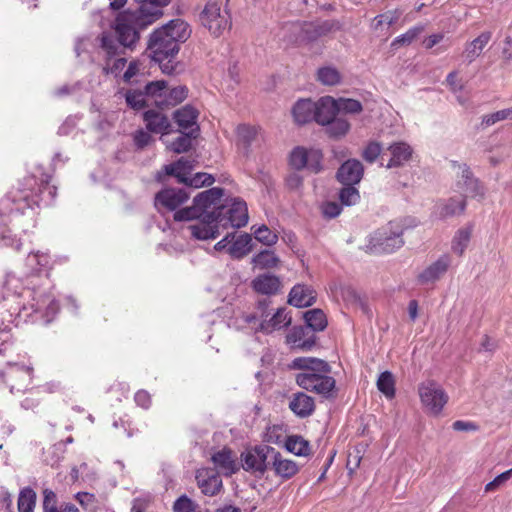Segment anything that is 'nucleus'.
<instances>
[{"label":"nucleus","mask_w":512,"mask_h":512,"mask_svg":"<svg viewBox=\"0 0 512 512\" xmlns=\"http://www.w3.org/2000/svg\"><path fill=\"white\" fill-rule=\"evenodd\" d=\"M190 34L189 25L184 20L173 19L150 35L148 49L152 59L159 64L163 73L169 75L174 73L179 44L185 42Z\"/></svg>","instance_id":"1"},{"label":"nucleus","mask_w":512,"mask_h":512,"mask_svg":"<svg viewBox=\"0 0 512 512\" xmlns=\"http://www.w3.org/2000/svg\"><path fill=\"white\" fill-rule=\"evenodd\" d=\"M294 369H299L295 381L302 389L314 392L324 398H331L336 393V381L329 376V365L318 358L298 357L291 365Z\"/></svg>","instance_id":"2"},{"label":"nucleus","mask_w":512,"mask_h":512,"mask_svg":"<svg viewBox=\"0 0 512 512\" xmlns=\"http://www.w3.org/2000/svg\"><path fill=\"white\" fill-rule=\"evenodd\" d=\"M403 227L398 222H389L378 229L370 240L371 249L376 253H391L403 245Z\"/></svg>","instance_id":"3"},{"label":"nucleus","mask_w":512,"mask_h":512,"mask_svg":"<svg viewBox=\"0 0 512 512\" xmlns=\"http://www.w3.org/2000/svg\"><path fill=\"white\" fill-rule=\"evenodd\" d=\"M418 395L425 411L433 416L441 414L448 402V394L434 380H426L419 384Z\"/></svg>","instance_id":"4"},{"label":"nucleus","mask_w":512,"mask_h":512,"mask_svg":"<svg viewBox=\"0 0 512 512\" xmlns=\"http://www.w3.org/2000/svg\"><path fill=\"white\" fill-rule=\"evenodd\" d=\"M220 0H208L200 13L201 24L214 36H220L229 27V17L221 8Z\"/></svg>","instance_id":"5"},{"label":"nucleus","mask_w":512,"mask_h":512,"mask_svg":"<svg viewBox=\"0 0 512 512\" xmlns=\"http://www.w3.org/2000/svg\"><path fill=\"white\" fill-rule=\"evenodd\" d=\"M224 220L225 217L222 216V212L215 215L205 214L198 221L190 223L187 229L191 236L197 240H213L220 235V229H224Z\"/></svg>","instance_id":"6"},{"label":"nucleus","mask_w":512,"mask_h":512,"mask_svg":"<svg viewBox=\"0 0 512 512\" xmlns=\"http://www.w3.org/2000/svg\"><path fill=\"white\" fill-rule=\"evenodd\" d=\"M323 154L319 149L298 146L292 150L289 163L295 170L308 169L313 173L321 171Z\"/></svg>","instance_id":"7"},{"label":"nucleus","mask_w":512,"mask_h":512,"mask_svg":"<svg viewBox=\"0 0 512 512\" xmlns=\"http://www.w3.org/2000/svg\"><path fill=\"white\" fill-rule=\"evenodd\" d=\"M115 31L118 35V42L124 47H132L139 40V29H143L138 24L131 11L120 13L115 20Z\"/></svg>","instance_id":"8"},{"label":"nucleus","mask_w":512,"mask_h":512,"mask_svg":"<svg viewBox=\"0 0 512 512\" xmlns=\"http://www.w3.org/2000/svg\"><path fill=\"white\" fill-rule=\"evenodd\" d=\"M270 452H274V449L263 445L246 449L240 456L243 469L263 474L267 468L266 462Z\"/></svg>","instance_id":"9"},{"label":"nucleus","mask_w":512,"mask_h":512,"mask_svg":"<svg viewBox=\"0 0 512 512\" xmlns=\"http://www.w3.org/2000/svg\"><path fill=\"white\" fill-rule=\"evenodd\" d=\"M225 209L223 210V216L225 220L223 224H225L224 229L229 226L234 228H240L247 224L248 222V209L247 205L244 201L239 199L231 200L230 204L224 205Z\"/></svg>","instance_id":"10"},{"label":"nucleus","mask_w":512,"mask_h":512,"mask_svg":"<svg viewBox=\"0 0 512 512\" xmlns=\"http://www.w3.org/2000/svg\"><path fill=\"white\" fill-rule=\"evenodd\" d=\"M222 196L223 190L215 187L199 193L194 198V203L199 206L204 215H215L220 212L223 213L225 209L224 205L221 204Z\"/></svg>","instance_id":"11"},{"label":"nucleus","mask_w":512,"mask_h":512,"mask_svg":"<svg viewBox=\"0 0 512 512\" xmlns=\"http://www.w3.org/2000/svg\"><path fill=\"white\" fill-rule=\"evenodd\" d=\"M458 181L457 185L460 191L465 197H482L484 195V189L480 185L479 181L475 179L466 164L458 165Z\"/></svg>","instance_id":"12"},{"label":"nucleus","mask_w":512,"mask_h":512,"mask_svg":"<svg viewBox=\"0 0 512 512\" xmlns=\"http://www.w3.org/2000/svg\"><path fill=\"white\" fill-rule=\"evenodd\" d=\"M196 482L202 494L210 497L217 495L223 487L220 476L210 468L197 470Z\"/></svg>","instance_id":"13"},{"label":"nucleus","mask_w":512,"mask_h":512,"mask_svg":"<svg viewBox=\"0 0 512 512\" xmlns=\"http://www.w3.org/2000/svg\"><path fill=\"white\" fill-rule=\"evenodd\" d=\"M261 317L263 319L256 328V331H261L266 334H270L291 324V317L286 313L284 308H278L271 316L265 314L263 310Z\"/></svg>","instance_id":"14"},{"label":"nucleus","mask_w":512,"mask_h":512,"mask_svg":"<svg viewBox=\"0 0 512 512\" xmlns=\"http://www.w3.org/2000/svg\"><path fill=\"white\" fill-rule=\"evenodd\" d=\"M314 105L315 120L321 125L330 123L339 113L338 102L331 96L320 98Z\"/></svg>","instance_id":"15"},{"label":"nucleus","mask_w":512,"mask_h":512,"mask_svg":"<svg viewBox=\"0 0 512 512\" xmlns=\"http://www.w3.org/2000/svg\"><path fill=\"white\" fill-rule=\"evenodd\" d=\"M189 198L188 193L183 189L168 188L157 193L155 197L156 206H163L169 210H175L186 202Z\"/></svg>","instance_id":"16"},{"label":"nucleus","mask_w":512,"mask_h":512,"mask_svg":"<svg viewBox=\"0 0 512 512\" xmlns=\"http://www.w3.org/2000/svg\"><path fill=\"white\" fill-rule=\"evenodd\" d=\"M290 410L299 418H307L315 411L314 398L304 392L294 393L289 401Z\"/></svg>","instance_id":"17"},{"label":"nucleus","mask_w":512,"mask_h":512,"mask_svg":"<svg viewBox=\"0 0 512 512\" xmlns=\"http://www.w3.org/2000/svg\"><path fill=\"white\" fill-rule=\"evenodd\" d=\"M363 176V165L360 161L352 159L341 165L337 172L338 180L344 185H354L360 182Z\"/></svg>","instance_id":"18"},{"label":"nucleus","mask_w":512,"mask_h":512,"mask_svg":"<svg viewBox=\"0 0 512 512\" xmlns=\"http://www.w3.org/2000/svg\"><path fill=\"white\" fill-rule=\"evenodd\" d=\"M140 2L142 3L140 8L136 11H131V14L135 16L138 24H140V27L145 28L162 16V6L150 4V1L148 0H142Z\"/></svg>","instance_id":"19"},{"label":"nucleus","mask_w":512,"mask_h":512,"mask_svg":"<svg viewBox=\"0 0 512 512\" xmlns=\"http://www.w3.org/2000/svg\"><path fill=\"white\" fill-rule=\"evenodd\" d=\"M272 453V469L276 476L283 480H288L298 473L299 466L295 461L284 458L279 452H276L275 450Z\"/></svg>","instance_id":"20"},{"label":"nucleus","mask_w":512,"mask_h":512,"mask_svg":"<svg viewBox=\"0 0 512 512\" xmlns=\"http://www.w3.org/2000/svg\"><path fill=\"white\" fill-rule=\"evenodd\" d=\"M316 299V292L310 286L297 284L290 293L288 302L295 307H308L314 303Z\"/></svg>","instance_id":"21"},{"label":"nucleus","mask_w":512,"mask_h":512,"mask_svg":"<svg viewBox=\"0 0 512 512\" xmlns=\"http://www.w3.org/2000/svg\"><path fill=\"white\" fill-rule=\"evenodd\" d=\"M259 129L254 126L242 124L236 128V145L243 154H248L253 143L258 141Z\"/></svg>","instance_id":"22"},{"label":"nucleus","mask_w":512,"mask_h":512,"mask_svg":"<svg viewBox=\"0 0 512 512\" xmlns=\"http://www.w3.org/2000/svg\"><path fill=\"white\" fill-rule=\"evenodd\" d=\"M215 466L225 475H232L239 470L237 458L232 450L223 448L212 456Z\"/></svg>","instance_id":"23"},{"label":"nucleus","mask_w":512,"mask_h":512,"mask_svg":"<svg viewBox=\"0 0 512 512\" xmlns=\"http://www.w3.org/2000/svg\"><path fill=\"white\" fill-rule=\"evenodd\" d=\"M143 119L148 131L161 135L169 133L171 124L164 114L154 110H148L143 114Z\"/></svg>","instance_id":"24"},{"label":"nucleus","mask_w":512,"mask_h":512,"mask_svg":"<svg viewBox=\"0 0 512 512\" xmlns=\"http://www.w3.org/2000/svg\"><path fill=\"white\" fill-rule=\"evenodd\" d=\"M390 160L387 168L400 167L408 162L412 156L413 150L409 144L405 142H396L388 147Z\"/></svg>","instance_id":"25"},{"label":"nucleus","mask_w":512,"mask_h":512,"mask_svg":"<svg viewBox=\"0 0 512 512\" xmlns=\"http://www.w3.org/2000/svg\"><path fill=\"white\" fill-rule=\"evenodd\" d=\"M491 37V32L485 31L482 32L474 40L467 42L463 51L464 58L469 63L473 62L476 58H478L481 55L483 49L491 40Z\"/></svg>","instance_id":"26"},{"label":"nucleus","mask_w":512,"mask_h":512,"mask_svg":"<svg viewBox=\"0 0 512 512\" xmlns=\"http://www.w3.org/2000/svg\"><path fill=\"white\" fill-rule=\"evenodd\" d=\"M450 265L448 256L440 257L436 262L427 267L419 276L422 283H431L445 274Z\"/></svg>","instance_id":"27"},{"label":"nucleus","mask_w":512,"mask_h":512,"mask_svg":"<svg viewBox=\"0 0 512 512\" xmlns=\"http://www.w3.org/2000/svg\"><path fill=\"white\" fill-rule=\"evenodd\" d=\"M254 290L265 295L275 294L280 288V281L274 275H259L252 281Z\"/></svg>","instance_id":"28"},{"label":"nucleus","mask_w":512,"mask_h":512,"mask_svg":"<svg viewBox=\"0 0 512 512\" xmlns=\"http://www.w3.org/2000/svg\"><path fill=\"white\" fill-rule=\"evenodd\" d=\"M315 105L309 99L299 100L292 109L294 120L298 124H305L315 119Z\"/></svg>","instance_id":"29"},{"label":"nucleus","mask_w":512,"mask_h":512,"mask_svg":"<svg viewBox=\"0 0 512 512\" xmlns=\"http://www.w3.org/2000/svg\"><path fill=\"white\" fill-rule=\"evenodd\" d=\"M197 117V110L190 105H186L174 112V119L182 130L193 129V127L197 128Z\"/></svg>","instance_id":"30"},{"label":"nucleus","mask_w":512,"mask_h":512,"mask_svg":"<svg viewBox=\"0 0 512 512\" xmlns=\"http://www.w3.org/2000/svg\"><path fill=\"white\" fill-rule=\"evenodd\" d=\"M193 166L190 160L182 157L177 162L165 166L168 175L175 176L180 183H188V175Z\"/></svg>","instance_id":"31"},{"label":"nucleus","mask_w":512,"mask_h":512,"mask_svg":"<svg viewBox=\"0 0 512 512\" xmlns=\"http://www.w3.org/2000/svg\"><path fill=\"white\" fill-rule=\"evenodd\" d=\"M251 243L252 237L249 234H241L228 247V253L231 257L240 259L251 252Z\"/></svg>","instance_id":"32"},{"label":"nucleus","mask_w":512,"mask_h":512,"mask_svg":"<svg viewBox=\"0 0 512 512\" xmlns=\"http://www.w3.org/2000/svg\"><path fill=\"white\" fill-rule=\"evenodd\" d=\"M316 80L325 86H336L341 83L342 75L333 66L320 67L316 72Z\"/></svg>","instance_id":"33"},{"label":"nucleus","mask_w":512,"mask_h":512,"mask_svg":"<svg viewBox=\"0 0 512 512\" xmlns=\"http://www.w3.org/2000/svg\"><path fill=\"white\" fill-rule=\"evenodd\" d=\"M9 377L11 380L13 378H17L21 381L19 384L13 382L10 384L11 392L14 390L20 391L22 388L27 387L30 383L32 379V368L26 366H14L9 372Z\"/></svg>","instance_id":"34"},{"label":"nucleus","mask_w":512,"mask_h":512,"mask_svg":"<svg viewBox=\"0 0 512 512\" xmlns=\"http://www.w3.org/2000/svg\"><path fill=\"white\" fill-rule=\"evenodd\" d=\"M188 94V90L185 86H177L172 89H168V93H165V96L158 100V107H170L175 106L181 102H183Z\"/></svg>","instance_id":"35"},{"label":"nucleus","mask_w":512,"mask_h":512,"mask_svg":"<svg viewBox=\"0 0 512 512\" xmlns=\"http://www.w3.org/2000/svg\"><path fill=\"white\" fill-rule=\"evenodd\" d=\"M286 449L297 456H307L310 453L309 442L298 435L289 436L285 442Z\"/></svg>","instance_id":"36"},{"label":"nucleus","mask_w":512,"mask_h":512,"mask_svg":"<svg viewBox=\"0 0 512 512\" xmlns=\"http://www.w3.org/2000/svg\"><path fill=\"white\" fill-rule=\"evenodd\" d=\"M304 319L308 327L314 331H322L327 326V318L320 309H311L304 313Z\"/></svg>","instance_id":"37"},{"label":"nucleus","mask_w":512,"mask_h":512,"mask_svg":"<svg viewBox=\"0 0 512 512\" xmlns=\"http://www.w3.org/2000/svg\"><path fill=\"white\" fill-rule=\"evenodd\" d=\"M472 234L470 227L459 229L452 241V251L461 256L467 248Z\"/></svg>","instance_id":"38"},{"label":"nucleus","mask_w":512,"mask_h":512,"mask_svg":"<svg viewBox=\"0 0 512 512\" xmlns=\"http://www.w3.org/2000/svg\"><path fill=\"white\" fill-rule=\"evenodd\" d=\"M144 93L158 106V100L163 98L165 93H168L167 83L164 80L150 82L145 86Z\"/></svg>","instance_id":"39"},{"label":"nucleus","mask_w":512,"mask_h":512,"mask_svg":"<svg viewBox=\"0 0 512 512\" xmlns=\"http://www.w3.org/2000/svg\"><path fill=\"white\" fill-rule=\"evenodd\" d=\"M305 331L302 327H294L290 333L286 336V342L291 345L292 348L297 349H309L312 343L303 340Z\"/></svg>","instance_id":"40"},{"label":"nucleus","mask_w":512,"mask_h":512,"mask_svg":"<svg viewBox=\"0 0 512 512\" xmlns=\"http://www.w3.org/2000/svg\"><path fill=\"white\" fill-rule=\"evenodd\" d=\"M377 388L387 398H393L395 395V381L393 375L388 371L381 373L377 380Z\"/></svg>","instance_id":"41"},{"label":"nucleus","mask_w":512,"mask_h":512,"mask_svg":"<svg viewBox=\"0 0 512 512\" xmlns=\"http://www.w3.org/2000/svg\"><path fill=\"white\" fill-rule=\"evenodd\" d=\"M278 261V258L271 250H264L255 255L252 259L253 264L261 269L275 267Z\"/></svg>","instance_id":"42"},{"label":"nucleus","mask_w":512,"mask_h":512,"mask_svg":"<svg viewBox=\"0 0 512 512\" xmlns=\"http://www.w3.org/2000/svg\"><path fill=\"white\" fill-rule=\"evenodd\" d=\"M36 494L30 488H25L20 492L18 498L19 512H33L35 507Z\"/></svg>","instance_id":"43"},{"label":"nucleus","mask_w":512,"mask_h":512,"mask_svg":"<svg viewBox=\"0 0 512 512\" xmlns=\"http://www.w3.org/2000/svg\"><path fill=\"white\" fill-rule=\"evenodd\" d=\"M203 212L197 204L193 202L191 207H186L175 212L174 219L176 221H198L202 216Z\"/></svg>","instance_id":"44"},{"label":"nucleus","mask_w":512,"mask_h":512,"mask_svg":"<svg viewBox=\"0 0 512 512\" xmlns=\"http://www.w3.org/2000/svg\"><path fill=\"white\" fill-rule=\"evenodd\" d=\"M445 84L453 94H458L464 90L466 82L459 70H453L447 75Z\"/></svg>","instance_id":"45"},{"label":"nucleus","mask_w":512,"mask_h":512,"mask_svg":"<svg viewBox=\"0 0 512 512\" xmlns=\"http://www.w3.org/2000/svg\"><path fill=\"white\" fill-rule=\"evenodd\" d=\"M466 203L463 199H449L445 204L442 205L440 215L443 217L453 216L460 214L464 211Z\"/></svg>","instance_id":"46"},{"label":"nucleus","mask_w":512,"mask_h":512,"mask_svg":"<svg viewBox=\"0 0 512 512\" xmlns=\"http://www.w3.org/2000/svg\"><path fill=\"white\" fill-rule=\"evenodd\" d=\"M100 45L109 58L117 55L119 43L116 41L112 33L103 32L100 36Z\"/></svg>","instance_id":"47"},{"label":"nucleus","mask_w":512,"mask_h":512,"mask_svg":"<svg viewBox=\"0 0 512 512\" xmlns=\"http://www.w3.org/2000/svg\"><path fill=\"white\" fill-rule=\"evenodd\" d=\"M326 125H328L327 132L332 137H342L350 129L349 122L342 118H334L330 123H327Z\"/></svg>","instance_id":"48"},{"label":"nucleus","mask_w":512,"mask_h":512,"mask_svg":"<svg viewBox=\"0 0 512 512\" xmlns=\"http://www.w3.org/2000/svg\"><path fill=\"white\" fill-rule=\"evenodd\" d=\"M254 236L259 242L267 246L275 244L278 239V236L273 231H271L266 225H262L255 229Z\"/></svg>","instance_id":"49"},{"label":"nucleus","mask_w":512,"mask_h":512,"mask_svg":"<svg viewBox=\"0 0 512 512\" xmlns=\"http://www.w3.org/2000/svg\"><path fill=\"white\" fill-rule=\"evenodd\" d=\"M340 201L343 205H355L360 200L359 191L352 185H346L339 194Z\"/></svg>","instance_id":"50"},{"label":"nucleus","mask_w":512,"mask_h":512,"mask_svg":"<svg viewBox=\"0 0 512 512\" xmlns=\"http://www.w3.org/2000/svg\"><path fill=\"white\" fill-rule=\"evenodd\" d=\"M506 119H512V107L484 115L482 118V123L486 126H491L499 121Z\"/></svg>","instance_id":"51"},{"label":"nucleus","mask_w":512,"mask_h":512,"mask_svg":"<svg viewBox=\"0 0 512 512\" xmlns=\"http://www.w3.org/2000/svg\"><path fill=\"white\" fill-rule=\"evenodd\" d=\"M337 102L339 112L358 114L362 111V105L358 100L350 98H339Z\"/></svg>","instance_id":"52"},{"label":"nucleus","mask_w":512,"mask_h":512,"mask_svg":"<svg viewBox=\"0 0 512 512\" xmlns=\"http://www.w3.org/2000/svg\"><path fill=\"white\" fill-rule=\"evenodd\" d=\"M198 504L186 495L180 496L173 504L174 512H196Z\"/></svg>","instance_id":"53"},{"label":"nucleus","mask_w":512,"mask_h":512,"mask_svg":"<svg viewBox=\"0 0 512 512\" xmlns=\"http://www.w3.org/2000/svg\"><path fill=\"white\" fill-rule=\"evenodd\" d=\"M146 95L140 91H128L126 93V102L133 109H141L145 106Z\"/></svg>","instance_id":"54"},{"label":"nucleus","mask_w":512,"mask_h":512,"mask_svg":"<svg viewBox=\"0 0 512 512\" xmlns=\"http://www.w3.org/2000/svg\"><path fill=\"white\" fill-rule=\"evenodd\" d=\"M213 183L214 178L212 175L207 173H197L193 177H188V183L185 184L194 188H199L202 186H209Z\"/></svg>","instance_id":"55"},{"label":"nucleus","mask_w":512,"mask_h":512,"mask_svg":"<svg viewBox=\"0 0 512 512\" xmlns=\"http://www.w3.org/2000/svg\"><path fill=\"white\" fill-rule=\"evenodd\" d=\"M512 477V469H509L498 476H496L492 481L485 485V492H493L497 490L500 486H502L506 481H508Z\"/></svg>","instance_id":"56"},{"label":"nucleus","mask_w":512,"mask_h":512,"mask_svg":"<svg viewBox=\"0 0 512 512\" xmlns=\"http://www.w3.org/2000/svg\"><path fill=\"white\" fill-rule=\"evenodd\" d=\"M191 146V140L188 135H182L173 141L168 148L175 153H183L189 150Z\"/></svg>","instance_id":"57"},{"label":"nucleus","mask_w":512,"mask_h":512,"mask_svg":"<svg viewBox=\"0 0 512 512\" xmlns=\"http://www.w3.org/2000/svg\"><path fill=\"white\" fill-rule=\"evenodd\" d=\"M381 145L377 142H371L363 151V158L368 162H374L381 153Z\"/></svg>","instance_id":"58"},{"label":"nucleus","mask_w":512,"mask_h":512,"mask_svg":"<svg viewBox=\"0 0 512 512\" xmlns=\"http://www.w3.org/2000/svg\"><path fill=\"white\" fill-rule=\"evenodd\" d=\"M27 262L32 269L39 271L48 264V257L45 254L34 253L28 256Z\"/></svg>","instance_id":"59"},{"label":"nucleus","mask_w":512,"mask_h":512,"mask_svg":"<svg viewBox=\"0 0 512 512\" xmlns=\"http://www.w3.org/2000/svg\"><path fill=\"white\" fill-rule=\"evenodd\" d=\"M133 140L135 145L142 149L152 143L153 138L149 132L139 129L134 133Z\"/></svg>","instance_id":"60"},{"label":"nucleus","mask_w":512,"mask_h":512,"mask_svg":"<svg viewBox=\"0 0 512 512\" xmlns=\"http://www.w3.org/2000/svg\"><path fill=\"white\" fill-rule=\"evenodd\" d=\"M422 30L423 29L421 27H414V28L408 30L406 33L397 37L393 41V45L411 43L422 32Z\"/></svg>","instance_id":"61"},{"label":"nucleus","mask_w":512,"mask_h":512,"mask_svg":"<svg viewBox=\"0 0 512 512\" xmlns=\"http://www.w3.org/2000/svg\"><path fill=\"white\" fill-rule=\"evenodd\" d=\"M341 206L336 202H325L321 206L322 214L326 218H335L341 213Z\"/></svg>","instance_id":"62"},{"label":"nucleus","mask_w":512,"mask_h":512,"mask_svg":"<svg viewBox=\"0 0 512 512\" xmlns=\"http://www.w3.org/2000/svg\"><path fill=\"white\" fill-rule=\"evenodd\" d=\"M286 185L290 190H298L303 185V178L297 172H293L287 176Z\"/></svg>","instance_id":"63"},{"label":"nucleus","mask_w":512,"mask_h":512,"mask_svg":"<svg viewBox=\"0 0 512 512\" xmlns=\"http://www.w3.org/2000/svg\"><path fill=\"white\" fill-rule=\"evenodd\" d=\"M150 503V498L138 497L132 502L131 512H144Z\"/></svg>","instance_id":"64"}]
</instances>
